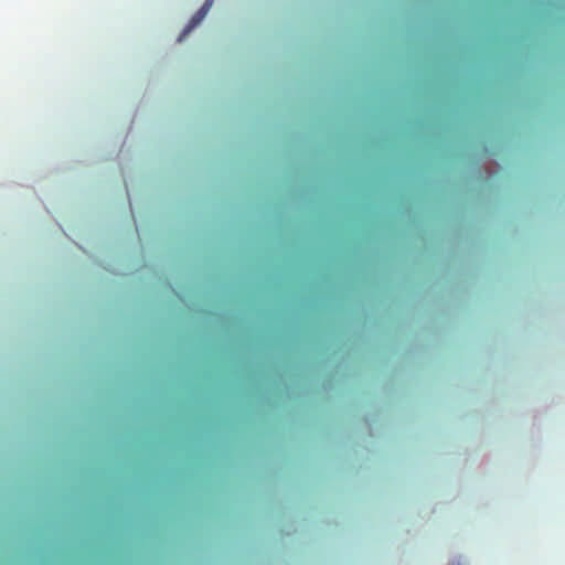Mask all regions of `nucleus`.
<instances>
[{
    "mask_svg": "<svg viewBox=\"0 0 565 565\" xmlns=\"http://www.w3.org/2000/svg\"><path fill=\"white\" fill-rule=\"evenodd\" d=\"M214 0H205L202 7L193 14L191 18L189 24L184 28L182 31V34L179 38V41H181L184 36H186L194 28H196L203 19L206 17L207 12L210 11L211 7L213 6Z\"/></svg>",
    "mask_w": 565,
    "mask_h": 565,
    "instance_id": "1",
    "label": "nucleus"
}]
</instances>
